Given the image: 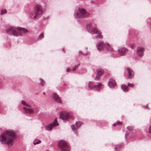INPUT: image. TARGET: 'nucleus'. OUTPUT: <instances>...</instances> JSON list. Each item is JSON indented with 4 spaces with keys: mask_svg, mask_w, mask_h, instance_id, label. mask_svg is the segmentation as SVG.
Returning a JSON list of instances; mask_svg holds the SVG:
<instances>
[{
    "mask_svg": "<svg viewBox=\"0 0 151 151\" xmlns=\"http://www.w3.org/2000/svg\"><path fill=\"white\" fill-rule=\"evenodd\" d=\"M122 124V123L120 122H118L112 124L113 126H116V125H120Z\"/></svg>",
    "mask_w": 151,
    "mask_h": 151,
    "instance_id": "25",
    "label": "nucleus"
},
{
    "mask_svg": "<svg viewBox=\"0 0 151 151\" xmlns=\"http://www.w3.org/2000/svg\"><path fill=\"white\" fill-rule=\"evenodd\" d=\"M16 135L14 132L7 130L0 135V142L2 144H6L9 146L13 144V141Z\"/></svg>",
    "mask_w": 151,
    "mask_h": 151,
    "instance_id": "1",
    "label": "nucleus"
},
{
    "mask_svg": "<svg viewBox=\"0 0 151 151\" xmlns=\"http://www.w3.org/2000/svg\"><path fill=\"white\" fill-rule=\"evenodd\" d=\"M44 37V35H43V34H41V35H40L39 36V38L40 39H41L42 38Z\"/></svg>",
    "mask_w": 151,
    "mask_h": 151,
    "instance_id": "31",
    "label": "nucleus"
},
{
    "mask_svg": "<svg viewBox=\"0 0 151 151\" xmlns=\"http://www.w3.org/2000/svg\"><path fill=\"white\" fill-rule=\"evenodd\" d=\"M43 94H44V95H45V92H44L43 93Z\"/></svg>",
    "mask_w": 151,
    "mask_h": 151,
    "instance_id": "38",
    "label": "nucleus"
},
{
    "mask_svg": "<svg viewBox=\"0 0 151 151\" xmlns=\"http://www.w3.org/2000/svg\"><path fill=\"white\" fill-rule=\"evenodd\" d=\"M6 13V10L5 9H3L1 10V14L2 15Z\"/></svg>",
    "mask_w": 151,
    "mask_h": 151,
    "instance_id": "27",
    "label": "nucleus"
},
{
    "mask_svg": "<svg viewBox=\"0 0 151 151\" xmlns=\"http://www.w3.org/2000/svg\"><path fill=\"white\" fill-rule=\"evenodd\" d=\"M145 48L142 46L138 47L136 49V55L140 57H142L144 55Z\"/></svg>",
    "mask_w": 151,
    "mask_h": 151,
    "instance_id": "9",
    "label": "nucleus"
},
{
    "mask_svg": "<svg viewBox=\"0 0 151 151\" xmlns=\"http://www.w3.org/2000/svg\"><path fill=\"white\" fill-rule=\"evenodd\" d=\"M58 145L62 151H68L70 150L68 144L63 140L59 141L58 143Z\"/></svg>",
    "mask_w": 151,
    "mask_h": 151,
    "instance_id": "7",
    "label": "nucleus"
},
{
    "mask_svg": "<svg viewBox=\"0 0 151 151\" xmlns=\"http://www.w3.org/2000/svg\"><path fill=\"white\" fill-rule=\"evenodd\" d=\"M102 85L100 83H97L95 85H93V83L91 81H90L88 83V87L89 88L91 89L96 88H100L102 87Z\"/></svg>",
    "mask_w": 151,
    "mask_h": 151,
    "instance_id": "11",
    "label": "nucleus"
},
{
    "mask_svg": "<svg viewBox=\"0 0 151 151\" xmlns=\"http://www.w3.org/2000/svg\"><path fill=\"white\" fill-rule=\"evenodd\" d=\"M22 104L23 105H25V106L27 104L26 103V102H25V101H24V100H22Z\"/></svg>",
    "mask_w": 151,
    "mask_h": 151,
    "instance_id": "28",
    "label": "nucleus"
},
{
    "mask_svg": "<svg viewBox=\"0 0 151 151\" xmlns=\"http://www.w3.org/2000/svg\"><path fill=\"white\" fill-rule=\"evenodd\" d=\"M110 52L111 56L114 58L117 57L119 56V54L117 55L116 54V52H115L114 50L112 51H111L110 50H108Z\"/></svg>",
    "mask_w": 151,
    "mask_h": 151,
    "instance_id": "20",
    "label": "nucleus"
},
{
    "mask_svg": "<svg viewBox=\"0 0 151 151\" xmlns=\"http://www.w3.org/2000/svg\"><path fill=\"white\" fill-rule=\"evenodd\" d=\"M23 109L25 113L30 114L34 113V111L32 109L26 108L25 107H24Z\"/></svg>",
    "mask_w": 151,
    "mask_h": 151,
    "instance_id": "17",
    "label": "nucleus"
},
{
    "mask_svg": "<svg viewBox=\"0 0 151 151\" xmlns=\"http://www.w3.org/2000/svg\"><path fill=\"white\" fill-rule=\"evenodd\" d=\"M89 13L83 8L76 9L74 14V16L76 18H85L89 16Z\"/></svg>",
    "mask_w": 151,
    "mask_h": 151,
    "instance_id": "4",
    "label": "nucleus"
},
{
    "mask_svg": "<svg viewBox=\"0 0 151 151\" xmlns=\"http://www.w3.org/2000/svg\"><path fill=\"white\" fill-rule=\"evenodd\" d=\"M26 106L29 107H31V106L30 105L28 104H27L26 105Z\"/></svg>",
    "mask_w": 151,
    "mask_h": 151,
    "instance_id": "34",
    "label": "nucleus"
},
{
    "mask_svg": "<svg viewBox=\"0 0 151 151\" xmlns=\"http://www.w3.org/2000/svg\"><path fill=\"white\" fill-rule=\"evenodd\" d=\"M42 7L39 5H36L35 8V14L33 17L34 19H37L41 16L43 14Z\"/></svg>",
    "mask_w": 151,
    "mask_h": 151,
    "instance_id": "6",
    "label": "nucleus"
},
{
    "mask_svg": "<svg viewBox=\"0 0 151 151\" xmlns=\"http://www.w3.org/2000/svg\"><path fill=\"white\" fill-rule=\"evenodd\" d=\"M52 97L54 100L57 102L61 104L62 102L61 98L56 93H54L52 94Z\"/></svg>",
    "mask_w": 151,
    "mask_h": 151,
    "instance_id": "14",
    "label": "nucleus"
},
{
    "mask_svg": "<svg viewBox=\"0 0 151 151\" xmlns=\"http://www.w3.org/2000/svg\"><path fill=\"white\" fill-rule=\"evenodd\" d=\"M149 132L151 134V124L149 126L148 129Z\"/></svg>",
    "mask_w": 151,
    "mask_h": 151,
    "instance_id": "30",
    "label": "nucleus"
},
{
    "mask_svg": "<svg viewBox=\"0 0 151 151\" xmlns=\"http://www.w3.org/2000/svg\"><path fill=\"white\" fill-rule=\"evenodd\" d=\"M96 72L97 75L95 77L94 80H98L100 79V76L104 73V71L103 69L99 68L97 70Z\"/></svg>",
    "mask_w": 151,
    "mask_h": 151,
    "instance_id": "12",
    "label": "nucleus"
},
{
    "mask_svg": "<svg viewBox=\"0 0 151 151\" xmlns=\"http://www.w3.org/2000/svg\"><path fill=\"white\" fill-rule=\"evenodd\" d=\"M49 18V17H46V18H45L44 19H47L48 18Z\"/></svg>",
    "mask_w": 151,
    "mask_h": 151,
    "instance_id": "35",
    "label": "nucleus"
},
{
    "mask_svg": "<svg viewBox=\"0 0 151 151\" xmlns=\"http://www.w3.org/2000/svg\"><path fill=\"white\" fill-rule=\"evenodd\" d=\"M60 118L64 121H67L69 119L72 118V116L69 113L62 112L60 113Z\"/></svg>",
    "mask_w": 151,
    "mask_h": 151,
    "instance_id": "8",
    "label": "nucleus"
},
{
    "mask_svg": "<svg viewBox=\"0 0 151 151\" xmlns=\"http://www.w3.org/2000/svg\"><path fill=\"white\" fill-rule=\"evenodd\" d=\"M131 47L132 49L133 48V46H131Z\"/></svg>",
    "mask_w": 151,
    "mask_h": 151,
    "instance_id": "37",
    "label": "nucleus"
},
{
    "mask_svg": "<svg viewBox=\"0 0 151 151\" xmlns=\"http://www.w3.org/2000/svg\"><path fill=\"white\" fill-rule=\"evenodd\" d=\"M6 32L9 35H13L14 36H21L22 33H27L28 30L24 28L12 27L7 29Z\"/></svg>",
    "mask_w": 151,
    "mask_h": 151,
    "instance_id": "2",
    "label": "nucleus"
},
{
    "mask_svg": "<svg viewBox=\"0 0 151 151\" xmlns=\"http://www.w3.org/2000/svg\"><path fill=\"white\" fill-rule=\"evenodd\" d=\"M127 69L128 72L127 75L128 78H132L134 76V73L132 70L129 67H127Z\"/></svg>",
    "mask_w": 151,
    "mask_h": 151,
    "instance_id": "15",
    "label": "nucleus"
},
{
    "mask_svg": "<svg viewBox=\"0 0 151 151\" xmlns=\"http://www.w3.org/2000/svg\"><path fill=\"white\" fill-rule=\"evenodd\" d=\"M121 88L125 92L128 91L129 90L128 86L125 85H122L121 86Z\"/></svg>",
    "mask_w": 151,
    "mask_h": 151,
    "instance_id": "21",
    "label": "nucleus"
},
{
    "mask_svg": "<svg viewBox=\"0 0 151 151\" xmlns=\"http://www.w3.org/2000/svg\"><path fill=\"white\" fill-rule=\"evenodd\" d=\"M41 142L40 140L36 139L34 141L33 143L34 145H36L40 143Z\"/></svg>",
    "mask_w": 151,
    "mask_h": 151,
    "instance_id": "22",
    "label": "nucleus"
},
{
    "mask_svg": "<svg viewBox=\"0 0 151 151\" xmlns=\"http://www.w3.org/2000/svg\"><path fill=\"white\" fill-rule=\"evenodd\" d=\"M127 131H126V133L125 134V138L126 139H127V136L129 135V134L132 131V128L130 127H128L127 128Z\"/></svg>",
    "mask_w": 151,
    "mask_h": 151,
    "instance_id": "18",
    "label": "nucleus"
},
{
    "mask_svg": "<svg viewBox=\"0 0 151 151\" xmlns=\"http://www.w3.org/2000/svg\"><path fill=\"white\" fill-rule=\"evenodd\" d=\"M123 146L122 144H119L116 146L115 147L114 149L115 150L118 149L119 148Z\"/></svg>",
    "mask_w": 151,
    "mask_h": 151,
    "instance_id": "23",
    "label": "nucleus"
},
{
    "mask_svg": "<svg viewBox=\"0 0 151 151\" xmlns=\"http://www.w3.org/2000/svg\"><path fill=\"white\" fill-rule=\"evenodd\" d=\"M53 123H52L46 126L45 127L46 129L48 131H51L52 128L55 127L53 126Z\"/></svg>",
    "mask_w": 151,
    "mask_h": 151,
    "instance_id": "19",
    "label": "nucleus"
},
{
    "mask_svg": "<svg viewBox=\"0 0 151 151\" xmlns=\"http://www.w3.org/2000/svg\"><path fill=\"white\" fill-rule=\"evenodd\" d=\"M71 70L70 69H69L68 68H67L66 71L68 72L69 71V70Z\"/></svg>",
    "mask_w": 151,
    "mask_h": 151,
    "instance_id": "33",
    "label": "nucleus"
},
{
    "mask_svg": "<svg viewBox=\"0 0 151 151\" xmlns=\"http://www.w3.org/2000/svg\"><path fill=\"white\" fill-rule=\"evenodd\" d=\"M128 86L130 87H133L134 86V84L132 83H128Z\"/></svg>",
    "mask_w": 151,
    "mask_h": 151,
    "instance_id": "29",
    "label": "nucleus"
},
{
    "mask_svg": "<svg viewBox=\"0 0 151 151\" xmlns=\"http://www.w3.org/2000/svg\"><path fill=\"white\" fill-rule=\"evenodd\" d=\"M77 66H77V65H75V67H73V69H72V70H73V71H75V70H76V67H77Z\"/></svg>",
    "mask_w": 151,
    "mask_h": 151,
    "instance_id": "32",
    "label": "nucleus"
},
{
    "mask_svg": "<svg viewBox=\"0 0 151 151\" xmlns=\"http://www.w3.org/2000/svg\"><path fill=\"white\" fill-rule=\"evenodd\" d=\"M96 46L99 51L102 50L104 49L107 50H110L111 51L113 50V49L110 45L107 43H104L102 41L98 42Z\"/></svg>",
    "mask_w": 151,
    "mask_h": 151,
    "instance_id": "5",
    "label": "nucleus"
},
{
    "mask_svg": "<svg viewBox=\"0 0 151 151\" xmlns=\"http://www.w3.org/2000/svg\"><path fill=\"white\" fill-rule=\"evenodd\" d=\"M83 123L81 122H76L75 125L71 126V128L73 131L76 134L77 130L82 124Z\"/></svg>",
    "mask_w": 151,
    "mask_h": 151,
    "instance_id": "10",
    "label": "nucleus"
},
{
    "mask_svg": "<svg viewBox=\"0 0 151 151\" xmlns=\"http://www.w3.org/2000/svg\"><path fill=\"white\" fill-rule=\"evenodd\" d=\"M128 51L127 49L124 47L120 48L118 50L119 56H122L125 54V53Z\"/></svg>",
    "mask_w": 151,
    "mask_h": 151,
    "instance_id": "13",
    "label": "nucleus"
},
{
    "mask_svg": "<svg viewBox=\"0 0 151 151\" xmlns=\"http://www.w3.org/2000/svg\"><path fill=\"white\" fill-rule=\"evenodd\" d=\"M108 84L110 88H113L116 85V83L112 78H111L109 80Z\"/></svg>",
    "mask_w": 151,
    "mask_h": 151,
    "instance_id": "16",
    "label": "nucleus"
},
{
    "mask_svg": "<svg viewBox=\"0 0 151 151\" xmlns=\"http://www.w3.org/2000/svg\"><path fill=\"white\" fill-rule=\"evenodd\" d=\"M86 29L88 32L92 35L94 34L98 35L96 36V38L101 39L103 37L102 35H101V32L93 24H87L86 26Z\"/></svg>",
    "mask_w": 151,
    "mask_h": 151,
    "instance_id": "3",
    "label": "nucleus"
},
{
    "mask_svg": "<svg viewBox=\"0 0 151 151\" xmlns=\"http://www.w3.org/2000/svg\"><path fill=\"white\" fill-rule=\"evenodd\" d=\"M40 84L42 86H43L44 84L45 81L41 78L40 79Z\"/></svg>",
    "mask_w": 151,
    "mask_h": 151,
    "instance_id": "26",
    "label": "nucleus"
},
{
    "mask_svg": "<svg viewBox=\"0 0 151 151\" xmlns=\"http://www.w3.org/2000/svg\"><path fill=\"white\" fill-rule=\"evenodd\" d=\"M52 123H53V126H56L58 125V123L57 122V119H55L53 122Z\"/></svg>",
    "mask_w": 151,
    "mask_h": 151,
    "instance_id": "24",
    "label": "nucleus"
},
{
    "mask_svg": "<svg viewBox=\"0 0 151 151\" xmlns=\"http://www.w3.org/2000/svg\"><path fill=\"white\" fill-rule=\"evenodd\" d=\"M147 106H146V109L147 108Z\"/></svg>",
    "mask_w": 151,
    "mask_h": 151,
    "instance_id": "39",
    "label": "nucleus"
},
{
    "mask_svg": "<svg viewBox=\"0 0 151 151\" xmlns=\"http://www.w3.org/2000/svg\"><path fill=\"white\" fill-rule=\"evenodd\" d=\"M150 19H148L147 20V21L148 22L149 21H150Z\"/></svg>",
    "mask_w": 151,
    "mask_h": 151,
    "instance_id": "36",
    "label": "nucleus"
}]
</instances>
